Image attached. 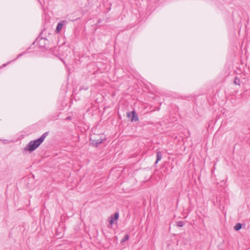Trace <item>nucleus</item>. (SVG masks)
I'll list each match as a JSON object with an SVG mask.
<instances>
[{
	"instance_id": "f257e3e1",
	"label": "nucleus",
	"mask_w": 250,
	"mask_h": 250,
	"mask_svg": "<svg viewBox=\"0 0 250 250\" xmlns=\"http://www.w3.org/2000/svg\"><path fill=\"white\" fill-rule=\"evenodd\" d=\"M45 137L46 134H44L38 140L31 141L28 144V150L32 151L35 150L43 142Z\"/></svg>"
},
{
	"instance_id": "f03ea898",
	"label": "nucleus",
	"mask_w": 250,
	"mask_h": 250,
	"mask_svg": "<svg viewBox=\"0 0 250 250\" xmlns=\"http://www.w3.org/2000/svg\"><path fill=\"white\" fill-rule=\"evenodd\" d=\"M127 116L130 118V120L132 122L139 120V118L134 111L127 112Z\"/></svg>"
},
{
	"instance_id": "7ed1b4c3",
	"label": "nucleus",
	"mask_w": 250,
	"mask_h": 250,
	"mask_svg": "<svg viewBox=\"0 0 250 250\" xmlns=\"http://www.w3.org/2000/svg\"><path fill=\"white\" fill-rule=\"evenodd\" d=\"M105 140V137L103 135L100 139H95L93 140L96 145L102 143Z\"/></svg>"
},
{
	"instance_id": "20e7f679",
	"label": "nucleus",
	"mask_w": 250,
	"mask_h": 250,
	"mask_svg": "<svg viewBox=\"0 0 250 250\" xmlns=\"http://www.w3.org/2000/svg\"><path fill=\"white\" fill-rule=\"evenodd\" d=\"M119 218V213L118 212H116L115 215H114V219L113 218H112L110 221V225H112L113 222H114V220H116L118 219Z\"/></svg>"
},
{
	"instance_id": "39448f33",
	"label": "nucleus",
	"mask_w": 250,
	"mask_h": 250,
	"mask_svg": "<svg viewBox=\"0 0 250 250\" xmlns=\"http://www.w3.org/2000/svg\"><path fill=\"white\" fill-rule=\"evenodd\" d=\"M63 26V24L62 23L58 24L57 28L56 29V32L59 33Z\"/></svg>"
},
{
	"instance_id": "423d86ee",
	"label": "nucleus",
	"mask_w": 250,
	"mask_h": 250,
	"mask_svg": "<svg viewBox=\"0 0 250 250\" xmlns=\"http://www.w3.org/2000/svg\"><path fill=\"white\" fill-rule=\"evenodd\" d=\"M162 158V155L160 151L157 152V160L155 162V164H157L159 161H160L161 160Z\"/></svg>"
},
{
	"instance_id": "0eeeda50",
	"label": "nucleus",
	"mask_w": 250,
	"mask_h": 250,
	"mask_svg": "<svg viewBox=\"0 0 250 250\" xmlns=\"http://www.w3.org/2000/svg\"><path fill=\"white\" fill-rule=\"evenodd\" d=\"M242 228V226H241V224H240V223H238L235 226H234V229L236 230H239V229H240Z\"/></svg>"
},
{
	"instance_id": "6e6552de",
	"label": "nucleus",
	"mask_w": 250,
	"mask_h": 250,
	"mask_svg": "<svg viewBox=\"0 0 250 250\" xmlns=\"http://www.w3.org/2000/svg\"><path fill=\"white\" fill-rule=\"evenodd\" d=\"M129 238V236L128 235H126L124 238L123 239L122 241H125V240H128Z\"/></svg>"
},
{
	"instance_id": "1a4fd4ad",
	"label": "nucleus",
	"mask_w": 250,
	"mask_h": 250,
	"mask_svg": "<svg viewBox=\"0 0 250 250\" xmlns=\"http://www.w3.org/2000/svg\"><path fill=\"white\" fill-rule=\"evenodd\" d=\"M178 225L179 227H182L183 226V223L182 222H178Z\"/></svg>"
}]
</instances>
